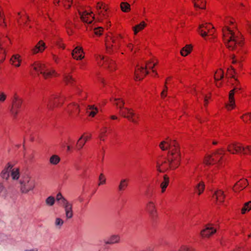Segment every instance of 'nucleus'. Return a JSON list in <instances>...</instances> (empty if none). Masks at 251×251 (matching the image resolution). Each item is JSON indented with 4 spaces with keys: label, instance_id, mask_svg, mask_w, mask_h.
<instances>
[{
    "label": "nucleus",
    "instance_id": "39",
    "mask_svg": "<svg viewBox=\"0 0 251 251\" xmlns=\"http://www.w3.org/2000/svg\"><path fill=\"white\" fill-rule=\"evenodd\" d=\"M251 210V201L245 202L241 209V213L244 215L249 212Z\"/></svg>",
    "mask_w": 251,
    "mask_h": 251
},
{
    "label": "nucleus",
    "instance_id": "35",
    "mask_svg": "<svg viewBox=\"0 0 251 251\" xmlns=\"http://www.w3.org/2000/svg\"><path fill=\"white\" fill-rule=\"evenodd\" d=\"M108 58L105 57L102 55H98L96 57V61L100 66L104 67L105 65V61H107Z\"/></svg>",
    "mask_w": 251,
    "mask_h": 251
},
{
    "label": "nucleus",
    "instance_id": "59",
    "mask_svg": "<svg viewBox=\"0 0 251 251\" xmlns=\"http://www.w3.org/2000/svg\"><path fill=\"white\" fill-rule=\"evenodd\" d=\"M6 98V95L3 93H0V102H3L5 101Z\"/></svg>",
    "mask_w": 251,
    "mask_h": 251
},
{
    "label": "nucleus",
    "instance_id": "36",
    "mask_svg": "<svg viewBox=\"0 0 251 251\" xmlns=\"http://www.w3.org/2000/svg\"><path fill=\"white\" fill-rule=\"evenodd\" d=\"M128 183L129 179L128 178L121 179L118 186L119 191H123L125 190L128 185Z\"/></svg>",
    "mask_w": 251,
    "mask_h": 251
},
{
    "label": "nucleus",
    "instance_id": "29",
    "mask_svg": "<svg viewBox=\"0 0 251 251\" xmlns=\"http://www.w3.org/2000/svg\"><path fill=\"white\" fill-rule=\"evenodd\" d=\"M147 26V24L144 21L141 22L139 24L132 27V30L134 35L142 31Z\"/></svg>",
    "mask_w": 251,
    "mask_h": 251
},
{
    "label": "nucleus",
    "instance_id": "51",
    "mask_svg": "<svg viewBox=\"0 0 251 251\" xmlns=\"http://www.w3.org/2000/svg\"><path fill=\"white\" fill-rule=\"evenodd\" d=\"M54 198L53 197H49L46 200L47 204L51 206L54 203Z\"/></svg>",
    "mask_w": 251,
    "mask_h": 251
},
{
    "label": "nucleus",
    "instance_id": "24",
    "mask_svg": "<svg viewBox=\"0 0 251 251\" xmlns=\"http://www.w3.org/2000/svg\"><path fill=\"white\" fill-rule=\"evenodd\" d=\"M47 47V45L45 42L42 40H40L32 48L31 51L33 54L42 53L44 51Z\"/></svg>",
    "mask_w": 251,
    "mask_h": 251
},
{
    "label": "nucleus",
    "instance_id": "49",
    "mask_svg": "<svg viewBox=\"0 0 251 251\" xmlns=\"http://www.w3.org/2000/svg\"><path fill=\"white\" fill-rule=\"evenodd\" d=\"M106 179L105 176L103 174L101 173L99 177L98 185L100 186L105 184L106 183Z\"/></svg>",
    "mask_w": 251,
    "mask_h": 251
},
{
    "label": "nucleus",
    "instance_id": "63",
    "mask_svg": "<svg viewBox=\"0 0 251 251\" xmlns=\"http://www.w3.org/2000/svg\"><path fill=\"white\" fill-rule=\"evenodd\" d=\"M63 224V221L60 218H57L55 221V225L56 226H61Z\"/></svg>",
    "mask_w": 251,
    "mask_h": 251
},
{
    "label": "nucleus",
    "instance_id": "42",
    "mask_svg": "<svg viewBox=\"0 0 251 251\" xmlns=\"http://www.w3.org/2000/svg\"><path fill=\"white\" fill-rule=\"evenodd\" d=\"M20 16V17L18 19V23L20 24H25L28 21V17L26 14L24 12L18 13V16Z\"/></svg>",
    "mask_w": 251,
    "mask_h": 251
},
{
    "label": "nucleus",
    "instance_id": "43",
    "mask_svg": "<svg viewBox=\"0 0 251 251\" xmlns=\"http://www.w3.org/2000/svg\"><path fill=\"white\" fill-rule=\"evenodd\" d=\"M86 143V142L84 140H83V139L81 138V137H80L77 140L76 144V150L79 151L82 149Z\"/></svg>",
    "mask_w": 251,
    "mask_h": 251
},
{
    "label": "nucleus",
    "instance_id": "64",
    "mask_svg": "<svg viewBox=\"0 0 251 251\" xmlns=\"http://www.w3.org/2000/svg\"><path fill=\"white\" fill-rule=\"evenodd\" d=\"M189 247L187 246L183 245L180 247L178 251H188L189 250Z\"/></svg>",
    "mask_w": 251,
    "mask_h": 251
},
{
    "label": "nucleus",
    "instance_id": "12",
    "mask_svg": "<svg viewBox=\"0 0 251 251\" xmlns=\"http://www.w3.org/2000/svg\"><path fill=\"white\" fill-rule=\"evenodd\" d=\"M217 229L216 225L212 224H207L201 230V236L202 238H208L216 232Z\"/></svg>",
    "mask_w": 251,
    "mask_h": 251
},
{
    "label": "nucleus",
    "instance_id": "50",
    "mask_svg": "<svg viewBox=\"0 0 251 251\" xmlns=\"http://www.w3.org/2000/svg\"><path fill=\"white\" fill-rule=\"evenodd\" d=\"M243 154L251 155V145H248L244 147Z\"/></svg>",
    "mask_w": 251,
    "mask_h": 251
},
{
    "label": "nucleus",
    "instance_id": "44",
    "mask_svg": "<svg viewBox=\"0 0 251 251\" xmlns=\"http://www.w3.org/2000/svg\"><path fill=\"white\" fill-rule=\"evenodd\" d=\"M121 8L122 11L128 12L130 10V5L126 2H122L121 3Z\"/></svg>",
    "mask_w": 251,
    "mask_h": 251
},
{
    "label": "nucleus",
    "instance_id": "30",
    "mask_svg": "<svg viewBox=\"0 0 251 251\" xmlns=\"http://www.w3.org/2000/svg\"><path fill=\"white\" fill-rule=\"evenodd\" d=\"M193 46L191 44L185 45L183 47L180 51V53L182 56L185 57L191 53L193 50Z\"/></svg>",
    "mask_w": 251,
    "mask_h": 251
},
{
    "label": "nucleus",
    "instance_id": "33",
    "mask_svg": "<svg viewBox=\"0 0 251 251\" xmlns=\"http://www.w3.org/2000/svg\"><path fill=\"white\" fill-rule=\"evenodd\" d=\"M169 184V178L167 175L163 176V180L160 184L161 193H164Z\"/></svg>",
    "mask_w": 251,
    "mask_h": 251
},
{
    "label": "nucleus",
    "instance_id": "45",
    "mask_svg": "<svg viewBox=\"0 0 251 251\" xmlns=\"http://www.w3.org/2000/svg\"><path fill=\"white\" fill-rule=\"evenodd\" d=\"M241 119L246 123H249L251 121V112L246 113L243 114Z\"/></svg>",
    "mask_w": 251,
    "mask_h": 251
},
{
    "label": "nucleus",
    "instance_id": "10",
    "mask_svg": "<svg viewBox=\"0 0 251 251\" xmlns=\"http://www.w3.org/2000/svg\"><path fill=\"white\" fill-rule=\"evenodd\" d=\"M199 33L202 37L212 35L215 29L213 26L210 23L202 24L199 25Z\"/></svg>",
    "mask_w": 251,
    "mask_h": 251
},
{
    "label": "nucleus",
    "instance_id": "53",
    "mask_svg": "<svg viewBox=\"0 0 251 251\" xmlns=\"http://www.w3.org/2000/svg\"><path fill=\"white\" fill-rule=\"evenodd\" d=\"M83 139L86 142L90 139L91 138V134L89 133H85L80 137Z\"/></svg>",
    "mask_w": 251,
    "mask_h": 251
},
{
    "label": "nucleus",
    "instance_id": "18",
    "mask_svg": "<svg viewBox=\"0 0 251 251\" xmlns=\"http://www.w3.org/2000/svg\"><path fill=\"white\" fill-rule=\"evenodd\" d=\"M224 76L225 73L224 70L221 68L217 69L215 72L214 78L215 85L217 87H221L223 86Z\"/></svg>",
    "mask_w": 251,
    "mask_h": 251
},
{
    "label": "nucleus",
    "instance_id": "16",
    "mask_svg": "<svg viewBox=\"0 0 251 251\" xmlns=\"http://www.w3.org/2000/svg\"><path fill=\"white\" fill-rule=\"evenodd\" d=\"M96 8L98 14L100 17L106 18L109 16V7L105 3L102 1L98 2Z\"/></svg>",
    "mask_w": 251,
    "mask_h": 251
},
{
    "label": "nucleus",
    "instance_id": "28",
    "mask_svg": "<svg viewBox=\"0 0 251 251\" xmlns=\"http://www.w3.org/2000/svg\"><path fill=\"white\" fill-rule=\"evenodd\" d=\"M98 113V109L94 105H89L86 109V114L89 117L93 118Z\"/></svg>",
    "mask_w": 251,
    "mask_h": 251
},
{
    "label": "nucleus",
    "instance_id": "32",
    "mask_svg": "<svg viewBox=\"0 0 251 251\" xmlns=\"http://www.w3.org/2000/svg\"><path fill=\"white\" fill-rule=\"evenodd\" d=\"M104 68L108 69L110 71H114L116 70L117 66L114 60L108 58L107 61H105Z\"/></svg>",
    "mask_w": 251,
    "mask_h": 251
},
{
    "label": "nucleus",
    "instance_id": "1",
    "mask_svg": "<svg viewBox=\"0 0 251 251\" xmlns=\"http://www.w3.org/2000/svg\"><path fill=\"white\" fill-rule=\"evenodd\" d=\"M222 29L223 38L227 48L230 50H238L244 44V39L236 28L235 20L231 17H226Z\"/></svg>",
    "mask_w": 251,
    "mask_h": 251
},
{
    "label": "nucleus",
    "instance_id": "6",
    "mask_svg": "<svg viewBox=\"0 0 251 251\" xmlns=\"http://www.w3.org/2000/svg\"><path fill=\"white\" fill-rule=\"evenodd\" d=\"M105 45L108 53L114 52L119 48L118 37L111 35H107L105 39Z\"/></svg>",
    "mask_w": 251,
    "mask_h": 251
},
{
    "label": "nucleus",
    "instance_id": "56",
    "mask_svg": "<svg viewBox=\"0 0 251 251\" xmlns=\"http://www.w3.org/2000/svg\"><path fill=\"white\" fill-rule=\"evenodd\" d=\"M188 93H191L193 95H198L197 90L195 87L188 88L186 90Z\"/></svg>",
    "mask_w": 251,
    "mask_h": 251
},
{
    "label": "nucleus",
    "instance_id": "38",
    "mask_svg": "<svg viewBox=\"0 0 251 251\" xmlns=\"http://www.w3.org/2000/svg\"><path fill=\"white\" fill-rule=\"evenodd\" d=\"M193 2L196 8L203 9L205 8V0H193Z\"/></svg>",
    "mask_w": 251,
    "mask_h": 251
},
{
    "label": "nucleus",
    "instance_id": "3",
    "mask_svg": "<svg viewBox=\"0 0 251 251\" xmlns=\"http://www.w3.org/2000/svg\"><path fill=\"white\" fill-rule=\"evenodd\" d=\"M225 154V150L223 148L219 149L212 154H206L203 159V163L208 165L217 163L216 168L221 169L225 165L223 160Z\"/></svg>",
    "mask_w": 251,
    "mask_h": 251
},
{
    "label": "nucleus",
    "instance_id": "47",
    "mask_svg": "<svg viewBox=\"0 0 251 251\" xmlns=\"http://www.w3.org/2000/svg\"><path fill=\"white\" fill-rule=\"evenodd\" d=\"M170 79V77H168L166 80L165 86L161 93V98L163 99H165L167 96L168 88L166 86V83Z\"/></svg>",
    "mask_w": 251,
    "mask_h": 251
},
{
    "label": "nucleus",
    "instance_id": "20",
    "mask_svg": "<svg viewBox=\"0 0 251 251\" xmlns=\"http://www.w3.org/2000/svg\"><path fill=\"white\" fill-rule=\"evenodd\" d=\"M234 95L232 94V92L228 94L227 100L225 104V107L227 111L233 110L236 107Z\"/></svg>",
    "mask_w": 251,
    "mask_h": 251
},
{
    "label": "nucleus",
    "instance_id": "61",
    "mask_svg": "<svg viewBox=\"0 0 251 251\" xmlns=\"http://www.w3.org/2000/svg\"><path fill=\"white\" fill-rule=\"evenodd\" d=\"M246 27L249 32L251 33V21H247L246 22Z\"/></svg>",
    "mask_w": 251,
    "mask_h": 251
},
{
    "label": "nucleus",
    "instance_id": "2",
    "mask_svg": "<svg viewBox=\"0 0 251 251\" xmlns=\"http://www.w3.org/2000/svg\"><path fill=\"white\" fill-rule=\"evenodd\" d=\"M181 159L179 146L169 151L167 158H160L157 160L156 168L160 172H164L169 169L175 170L180 164Z\"/></svg>",
    "mask_w": 251,
    "mask_h": 251
},
{
    "label": "nucleus",
    "instance_id": "62",
    "mask_svg": "<svg viewBox=\"0 0 251 251\" xmlns=\"http://www.w3.org/2000/svg\"><path fill=\"white\" fill-rule=\"evenodd\" d=\"M74 145H66L67 146V151L68 152H72L74 150Z\"/></svg>",
    "mask_w": 251,
    "mask_h": 251
},
{
    "label": "nucleus",
    "instance_id": "8",
    "mask_svg": "<svg viewBox=\"0 0 251 251\" xmlns=\"http://www.w3.org/2000/svg\"><path fill=\"white\" fill-rule=\"evenodd\" d=\"M120 113L123 117L134 123H137L139 121V115L135 113L131 109L123 107L120 110Z\"/></svg>",
    "mask_w": 251,
    "mask_h": 251
},
{
    "label": "nucleus",
    "instance_id": "19",
    "mask_svg": "<svg viewBox=\"0 0 251 251\" xmlns=\"http://www.w3.org/2000/svg\"><path fill=\"white\" fill-rule=\"evenodd\" d=\"M79 15L81 20L85 23L91 24L94 20V14L89 10L79 12Z\"/></svg>",
    "mask_w": 251,
    "mask_h": 251
},
{
    "label": "nucleus",
    "instance_id": "57",
    "mask_svg": "<svg viewBox=\"0 0 251 251\" xmlns=\"http://www.w3.org/2000/svg\"><path fill=\"white\" fill-rule=\"evenodd\" d=\"M56 44L60 48L64 49L65 48V45L62 43V39L60 38L57 39L56 41Z\"/></svg>",
    "mask_w": 251,
    "mask_h": 251
},
{
    "label": "nucleus",
    "instance_id": "7",
    "mask_svg": "<svg viewBox=\"0 0 251 251\" xmlns=\"http://www.w3.org/2000/svg\"><path fill=\"white\" fill-rule=\"evenodd\" d=\"M56 199L65 208L66 218L68 219L71 218L73 216L72 204L69 203L68 201L62 196L61 193H58L56 195Z\"/></svg>",
    "mask_w": 251,
    "mask_h": 251
},
{
    "label": "nucleus",
    "instance_id": "21",
    "mask_svg": "<svg viewBox=\"0 0 251 251\" xmlns=\"http://www.w3.org/2000/svg\"><path fill=\"white\" fill-rule=\"evenodd\" d=\"M45 67L46 65L41 62L35 61L30 66V71L33 74H41V72H43Z\"/></svg>",
    "mask_w": 251,
    "mask_h": 251
},
{
    "label": "nucleus",
    "instance_id": "54",
    "mask_svg": "<svg viewBox=\"0 0 251 251\" xmlns=\"http://www.w3.org/2000/svg\"><path fill=\"white\" fill-rule=\"evenodd\" d=\"M72 4V0H65L64 2V7L65 9H69Z\"/></svg>",
    "mask_w": 251,
    "mask_h": 251
},
{
    "label": "nucleus",
    "instance_id": "14",
    "mask_svg": "<svg viewBox=\"0 0 251 251\" xmlns=\"http://www.w3.org/2000/svg\"><path fill=\"white\" fill-rule=\"evenodd\" d=\"M244 146L242 144L233 142L230 143L227 147V151L228 152L232 154H239L242 153L243 154Z\"/></svg>",
    "mask_w": 251,
    "mask_h": 251
},
{
    "label": "nucleus",
    "instance_id": "5",
    "mask_svg": "<svg viewBox=\"0 0 251 251\" xmlns=\"http://www.w3.org/2000/svg\"><path fill=\"white\" fill-rule=\"evenodd\" d=\"M0 177L6 181L11 179L14 180L16 179L15 163L10 162L7 163L0 173Z\"/></svg>",
    "mask_w": 251,
    "mask_h": 251
},
{
    "label": "nucleus",
    "instance_id": "26",
    "mask_svg": "<svg viewBox=\"0 0 251 251\" xmlns=\"http://www.w3.org/2000/svg\"><path fill=\"white\" fill-rule=\"evenodd\" d=\"M248 185V182L247 179H242L238 181L233 186V191L237 192L243 190Z\"/></svg>",
    "mask_w": 251,
    "mask_h": 251
},
{
    "label": "nucleus",
    "instance_id": "9",
    "mask_svg": "<svg viewBox=\"0 0 251 251\" xmlns=\"http://www.w3.org/2000/svg\"><path fill=\"white\" fill-rule=\"evenodd\" d=\"M159 147L161 151H165L167 150L170 151L174 148H177L179 147L178 143L175 140L172 139L169 137L165 138L159 144Z\"/></svg>",
    "mask_w": 251,
    "mask_h": 251
},
{
    "label": "nucleus",
    "instance_id": "34",
    "mask_svg": "<svg viewBox=\"0 0 251 251\" xmlns=\"http://www.w3.org/2000/svg\"><path fill=\"white\" fill-rule=\"evenodd\" d=\"M110 101L115 104L118 108L120 109V110L121 109L123 108L124 105L125 104L123 100L121 99H110Z\"/></svg>",
    "mask_w": 251,
    "mask_h": 251
},
{
    "label": "nucleus",
    "instance_id": "60",
    "mask_svg": "<svg viewBox=\"0 0 251 251\" xmlns=\"http://www.w3.org/2000/svg\"><path fill=\"white\" fill-rule=\"evenodd\" d=\"M75 143V140L71 137H69L67 138L66 141V145H74Z\"/></svg>",
    "mask_w": 251,
    "mask_h": 251
},
{
    "label": "nucleus",
    "instance_id": "55",
    "mask_svg": "<svg viewBox=\"0 0 251 251\" xmlns=\"http://www.w3.org/2000/svg\"><path fill=\"white\" fill-rule=\"evenodd\" d=\"M3 24V25L6 26V24H5V19L3 16L1 8L0 7V25L2 26Z\"/></svg>",
    "mask_w": 251,
    "mask_h": 251
},
{
    "label": "nucleus",
    "instance_id": "11",
    "mask_svg": "<svg viewBox=\"0 0 251 251\" xmlns=\"http://www.w3.org/2000/svg\"><path fill=\"white\" fill-rule=\"evenodd\" d=\"M146 211L148 213L150 218L152 220H155L158 217V214L155 203L152 201H149L146 205Z\"/></svg>",
    "mask_w": 251,
    "mask_h": 251
},
{
    "label": "nucleus",
    "instance_id": "15",
    "mask_svg": "<svg viewBox=\"0 0 251 251\" xmlns=\"http://www.w3.org/2000/svg\"><path fill=\"white\" fill-rule=\"evenodd\" d=\"M228 74H231V79L230 80V82L232 84L233 86V89L231 90L229 93H232V94L235 95L236 92L241 90L242 89V86L239 82V81L235 77V76L233 75L234 74V71L232 69H228L227 70Z\"/></svg>",
    "mask_w": 251,
    "mask_h": 251
},
{
    "label": "nucleus",
    "instance_id": "48",
    "mask_svg": "<svg viewBox=\"0 0 251 251\" xmlns=\"http://www.w3.org/2000/svg\"><path fill=\"white\" fill-rule=\"evenodd\" d=\"M64 81L67 84H72L74 80L70 74H65L64 76Z\"/></svg>",
    "mask_w": 251,
    "mask_h": 251
},
{
    "label": "nucleus",
    "instance_id": "13",
    "mask_svg": "<svg viewBox=\"0 0 251 251\" xmlns=\"http://www.w3.org/2000/svg\"><path fill=\"white\" fill-rule=\"evenodd\" d=\"M64 101L63 98L59 94L51 95L49 100L48 106L51 109L60 106Z\"/></svg>",
    "mask_w": 251,
    "mask_h": 251
},
{
    "label": "nucleus",
    "instance_id": "27",
    "mask_svg": "<svg viewBox=\"0 0 251 251\" xmlns=\"http://www.w3.org/2000/svg\"><path fill=\"white\" fill-rule=\"evenodd\" d=\"M68 111L74 115H78L80 112L79 105L75 102H72L69 104L67 108Z\"/></svg>",
    "mask_w": 251,
    "mask_h": 251
},
{
    "label": "nucleus",
    "instance_id": "58",
    "mask_svg": "<svg viewBox=\"0 0 251 251\" xmlns=\"http://www.w3.org/2000/svg\"><path fill=\"white\" fill-rule=\"evenodd\" d=\"M66 28L67 30V32L69 35H71L73 33L71 27L73 26V25H69V23H67L65 25Z\"/></svg>",
    "mask_w": 251,
    "mask_h": 251
},
{
    "label": "nucleus",
    "instance_id": "17",
    "mask_svg": "<svg viewBox=\"0 0 251 251\" xmlns=\"http://www.w3.org/2000/svg\"><path fill=\"white\" fill-rule=\"evenodd\" d=\"M226 196L222 190H216L212 196V199L215 204L218 206H222L224 204Z\"/></svg>",
    "mask_w": 251,
    "mask_h": 251
},
{
    "label": "nucleus",
    "instance_id": "40",
    "mask_svg": "<svg viewBox=\"0 0 251 251\" xmlns=\"http://www.w3.org/2000/svg\"><path fill=\"white\" fill-rule=\"evenodd\" d=\"M110 130L107 127L102 128L99 136L100 140L104 141L106 136L110 133Z\"/></svg>",
    "mask_w": 251,
    "mask_h": 251
},
{
    "label": "nucleus",
    "instance_id": "25",
    "mask_svg": "<svg viewBox=\"0 0 251 251\" xmlns=\"http://www.w3.org/2000/svg\"><path fill=\"white\" fill-rule=\"evenodd\" d=\"M41 74L42 75L43 77L45 79H50L59 76V74L53 68H46V67L43 72H41Z\"/></svg>",
    "mask_w": 251,
    "mask_h": 251
},
{
    "label": "nucleus",
    "instance_id": "31",
    "mask_svg": "<svg viewBox=\"0 0 251 251\" xmlns=\"http://www.w3.org/2000/svg\"><path fill=\"white\" fill-rule=\"evenodd\" d=\"M157 61L156 59L153 58L148 61L146 64L144 65V67L148 72L149 70H151L153 72H155L153 70L154 67L157 64Z\"/></svg>",
    "mask_w": 251,
    "mask_h": 251
},
{
    "label": "nucleus",
    "instance_id": "22",
    "mask_svg": "<svg viewBox=\"0 0 251 251\" xmlns=\"http://www.w3.org/2000/svg\"><path fill=\"white\" fill-rule=\"evenodd\" d=\"M148 74V71L146 70L144 65H137L135 71V77L137 80H140Z\"/></svg>",
    "mask_w": 251,
    "mask_h": 251
},
{
    "label": "nucleus",
    "instance_id": "23",
    "mask_svg": "<svg viewBox=\"0 0 251 251\" xmlns=\"http://www.w3.org/2000/svg\"><path fill=\"white\" fill-rule=\"evenodd\" d=\"M73 59L76 60H81L85 57L83 49L81 46H76L72 51Z\"/></svg>",
    "mask_w": 251,
    "mask_h": 251
},
{
    "label": "nucleus",
    "instance_id": "4",
    "mask_svg": "<svg viewBox=\"0 0 251 251\" xmlns=\"http://www.w3.org/2000/svg\"><path fill=\"white\" fill-rule=\"evenodd\" d=\"M17 179L19 182V188L22 193H27L32 191L35 187V181L29 175L25 173L20 174L17 169Z\"/></svg>",
    "mask_w": 251,
    "mask_h": 251
},
{
    "label": "nucleus",
    "instance_id": "52",
    "mask_svg": "<svg viewBox=\"0 0 251 251\" xmlns=\"http://www.w3.org/2000/svg\"><path fill=\"white\" fill-rule=\"evenodd\" d=\"M103 31V28L101 27H99L95 28L94 29V33L97 36L101 35Z\"/></svg>",
    "mask_w": 251,
    "mask_h": 251
},
{
    "label": "nucleus",
    "instance_id": "46",
    "mask_svg": "<svg viewBox=\"0 0 251 251\" xmlns=\"http://www.w3.org/2000/svg\"><path fill=\"white\" fill-rule=\"evenodd\" d=\"M120 241V237L118 235L111 236L108 241H106V244H115L118 243Z\"/></svg>",
    "mask_w": 251,
    "mask_h": 251
},
{
    "label": "nucleus",
    "instance_id": "41",
    "mask_svg": "<svg viewBox=\"0 0 251 251\" xmlns=\"http://www.w3.org/2000/svg\"><path fill=\"white\" fill-rule=\"evenodd\" d=\"M60 157L56 154L51 155L49 159V162L51 165H56L60 161Z\"/></svg>",
    "mask_w": 251,
    "mask_h": 251
},
{
    "label": "nucleus",
    "instance_id": "37",
    "mask_svg": "<svg viewBox=\"0 0 251 251\" xmlns=\"http://www.w3.org/2000/svg\"><path fill=\"white\" fill-rule=\"evenodd\" d=\"M205 185L204 182H200L195 187V193L199 196L201 195L204 191Z\"/></svg>",
    "mask_w": 251,
    "mask_h": 251
}]
</instances>
